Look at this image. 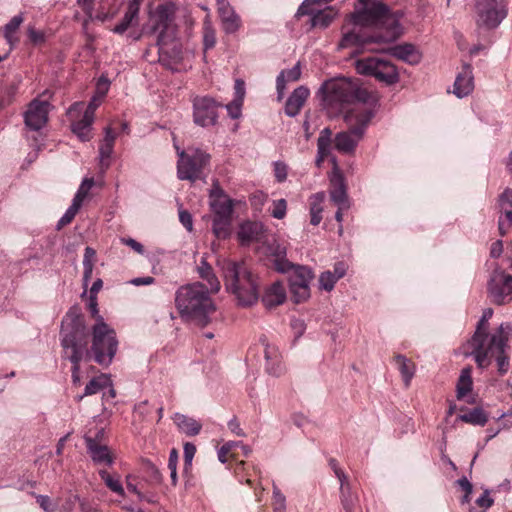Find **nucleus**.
Here are the masks:
<instances>
[{
	"instance_id": "nucleus-1",
	"label": "nucleus",
	"mask_w": 512,
	"mask_h": 512,
	"mask_svg": "<svg viewBox=\"0 0 512 512\" xmlns=\"http://www.w3.org/2000/svg\"><path fill=\"white\" fill-rule=\"evenodd\" d=\"M359 4L343 25L339 48L364 46L369 43H388L402 34L400 20L403 12L391 11L382 2L358 0Z\"/></svg>"
},
{
	"instance_id": "nucleus-2",
	"label": "nucleus",
	"mask_w": 512,
	"mask_h": 512,
	"mask_svg": "<svg viewBox=\"0 0 512 512\" xmlns=\"http://www.w3.org/2000/svg\"><path fill=\"white\" fill-rule=\"evenodd\" d=\"M61 335V345L63 347L64 357L69 359L73 364L72 381L74 384H79V363L85 357L89 358L90 355L87 349L85 322L77 308H71L64 317L62 321Z\"/></svg>"
},
{
	"instance_id": "nucleus-3",
	"label": "nucleus",
	"mask_w": 512,
	"mask_h": 512,
	"mask_svg": "<svg viewBox=\"0 0 512 512\" xmlns=\"http://www.w3.org/2000/svg\"><path fill=\"white\" fill-rule=\"evenodd\" d=\"M209 292L210 290L199 282L181 286L175 294L176 308L181 317L195 321L201 326L207 325L210 315L215 312Z\"/></svg>"
},
{
	"instance_id": "nucleus-4",
	"label": "nucleus",
	"mask_w": 512,
	"mask_h": 512,
	"mask_svg": "<svg viewBox=\"0 0 512 512\" xmlns=\"http://www.w3.org/2000/svg\"><path fill=\"white\" fill-rule=\"evenodd\" d=\"M321 90L323 102L327 109L334 112H341L346 104L367 106L370 93L358 86V84L347 78H336L326 81Z\"/></svg>"
},
{
	"instance_id": "nucleus-5",
	"label": "nucleus",
	"mask_w": 512,
	"mask_h": 512,
	"mask_svg": "<svg viewBox=\"0 0 512 512\" xmlns=\"http://www.w3.org/2000/svg\"><path fill=\"white\" fill-rule=\"evenodd\" d=\"M222 272L226 288L231 291L242 306L255 304L259 297L258 282L244 263L224 260Z\"/></svg>"
},
{
	"instance_id": "nucleus-6",
	"label": "nucleus",
	"mask_w": 512,
	"mask_h": 512,
	"mask_svg": "<svg viewBox=\"0 0 512 512\" xmlns=\"http://www.w3.org/2000/svg\"><path fill=\"white\" fill-rule=\"evenodd\" d=\"M511 335L512 326L509 323H502L493 333L490 343L473 348L471 355L477 366L481 369L487 368L495 359L499 374H506L509 369V357L506 354V349Z\"/></svg>"
},
{
	"instance_id": "nucleus-7",
	"label": "nucleus",
	"mask_w": 512,
	"mask_h": 512,
	"mask_svg": "<svg viewBox=\"0 0 512 512\" xmlns=\"http://www.w3.org/2000/svg\"><path fill=\"white\" fill-rule=\"evenodd\" d=\"M374 115V110L368 106L358 105L350 109L344 116L348 130L337 133L334 138L336 150L343 154L354 153Z\"/></svg>"
},
{
	"instance_id": "nucleus-8",
	"label": "nucleus",
	"mask_w": 512,
	"mask_h": 512,
	"mask_svg": "<svg viewBox=\"0 0 512 512\" xmlns=\"http://www.w3.org/2000/svg\"><path fill=\"white\" fill-rule=\"evenodd\" d=\"M118 347L115 331L110 328L102 316L97 317V323L92 328V347L94 360L100 365H109Z\"/></svg>"
},
{
	"instance_id": "nucleus-9",
	"label": "nucleus",
	"mask_w": 512,
	"mask_h": 512,
	"mask_svg": "<svg viewBox=\"0 0 512 512\" xmlns=\"http://www.w3.org/2000/svg\"><path fill=\"white\" fill-rule=\"evenodd\" d=\"M174 146L179 157L177 162L178 178L192 182L199 179L204 168L210 163V154L196 147H189L185 151L176 144Z\"/></svg>"
},
{
	"instance_id": "nucleus-10",
	"label": "nucleus",
	"mask_w": 512,
	"mask_h": 512,
	"mask_svg": "<svg viewBox=\"0 0 512 512\" xmlns=\"http://www.w3.org/2000/svg\"><path fill=\"white\" fill-rule=\"evenodd\" d=\"M476 22L479 27L495 29L507 17V0H475Z\"/></svg>"
},
{
	"instance_id": "nucleus-11",
	"label": "nucleus",
	"mask_w": 512,
	"mask_h": 512,
	"mask_svg": "<svg viewBox=\"0 0 512 512\" xmlns=\"http://www.w3.org/2000/svg\"><path fill=\"white\" fill-rule=\"evenodd\" d=\"M174 15L175 6L172 3H166L159 5L150 17L153 23V31L158 32L157 45L159 50H162L163 46L173 40L175 36Z\"/></svg>"
},
{
	"instance_id": "nucleus-12",
	"label": "nucleus",
	"mask_w": 512,
	"mask_h": 512,
	"mask_svg": "<svg viewBox=\"0 0 512 512\" xmlns=\"http://www.w3.org/2000/svg\"><path fill=\"white\" fill-rule=\"evenodd\" d=\"M356 70L359 74L373 76L388 85L395 84L399 80L396 67L390 62L376 57L357 60Z\"/></svg>"
},
{
	"instance_id": "nucleus-13",
	"label": "nucleus",
	"mask_w": 512,
	"mask_h": 512,
	"mask_svg": "<svg viewBox=\"0 0 512 512\" xmlns=\"http://www.w3.org/2000/svg\"><path fill=\"white\" fill-rule=\"evenodd\" d=\"M487 291L494 304L509 303L512 300V275L506 273L502 268L496 267L491 273Z\"/></svg>"
},
{
	"instance_id": "nucleus-14",
	"label": "nucleus",
	"mask_w": 512,
	"mask_h": 512,
	"mask_svg": "<svg viewBox=\"0 0 512 512\" xmlns=\"http://www.w3.org/2000/svg\"><path fill=\"white\" fill-rule=\"evenodd\" d=\"M292 274L289 278L290 292L295 303H301L310 297V282L313 279V273L306 266L293 265L290 269Z\"/></svg>"
},
{
	"instance_id": "nucleus-15",
	"label": "nucleus",
	"mask_w": 512,
	"mask_h": 512,
	"mask_svg": "<svg viewBox=\"0 0 512 512\" xmlns=\"http://www.w3.org/2000/svg\"><path fill=\"white\" fill-rule=\"evenodd\" d=\"M219 104L209 96H196L193 99V120L201 127L213 126L218 119Z\"/></svg>"
},
{
	"instance_id": "nucleus-16",
	"label": "nucleus",
	"mask_w": 512,
	"mask_h": 512,
	"mask_svg": "<svg viewBox=\"0 0 512 512\" xmlns=\"http://www.w3.org/2000/svg\"><path fill=\"white\" fill-rule=\"evenodd\" d=\"M84 103L83 102H75L68 109L67 115L71 121V130L72 132L83 142L89 141L91 136V129L94 119L86 115H82L80 117L81 112L83 111Z\"/></svg>"
},
{
	"instance_id": "nucleus-17",
	"label": "nucleus",
	"mask_w": 512,
	"mask_h": 512,
	"mask_svg": "<svg viewBox=\"0 0 512 512\" xmlns=\"http://www.w3.org/2000/svg\"><path fill=\"white\" fill-rule=\"evenodd\" d=\"M50 104L47 100L34 99L24 114L25 124L31 130L38 131L48 120Z\"/></svg>"
},
{
	"instance_id": "nucleus-18",
	"label": "nucleus",
	"mask_w": 512,
	"mask_h": 512,
	"mask_svg": "<svg viewBox=\"0 0 512 512\" xmlns=\"http://www.w3.org/2000/svg\"><path fill=\"white\" fill-rule=\"evenodd\" d=\"M210 206L214 216L232 218V200L224 193L218 182L213 183L210 191Z\"/></svg>"
},
{
	"instance_id": "nucleus-19",
	"label": "nucleus",
	"mask_w": 512,
	"mask_h": 512,
	"mask_svg": "<svg viewBox=\"0 0 512 512\" xmlns=\"http://www.w3.org/2000/svg\"><path fill=\"white\" fill-rule=\"evenodd\" d=\"M84 440L87 452L95 464L112 465L113 456L104 442L97 441V439L93 438L90 434H85Z\"/></svg>"
},
{
	"instance_id": "nucleus-20",
	"label": "nucleus",
	"mask_w": 512,
	"mask_h": 512,
	"mask_svg": "<svg viewBox=\"0 0 512 512\" xmlns=\"http://www.w3.org/2000/svg\"><path fill=\"white\" fill-rule=\"evenodd\" d=\"M329 195L331 202L341 209L350 208V200L347 194V187L344 177L340 173H335L330 180Z\"/></svg>"
},
{
	"instance_id": "nucleus-21",
	"label": "nucleus",
	"mask_w": 512,
	"mask_h": 512,
	"mask_svg": "<svg viewBox=\"0 0 512 512\" xmlns=\"http://www.w3.org/2000/svg\"><path fill=\"white\" fill-rule=\"evenodd\" d=\"M474 89V77L472 67L470 64H464L461 72L458 73L455 82L453 93L458 98L468 96Z\"/></svg>"
},
{
	"instance_id": "nucleus-22",
	"label": "nucleus",
	"mask_w": 512,
	"mask_h": 512,
	"mask_svg": "<svg viewBox=\"0 0 512 512\" xmlns=\"http://www.w3.org/2000/svg\"><path fill=\"white\" fill-rule=\"evenodd\" d=\"M492 315L493 310L491 308H487L483 311L482 317L477 324L476 331L469 342L472 349L490 343L493 334L488 333V320Z\"/></svg>"
},
{
	"instance_id": "nucleus-23",
	"label": "nucleus",
	"mask_w": 512,
	"mask_h": 512,
	"mask_svg": "<svg viewBox=\"0 0 512 512\" xmlns=\"http://www.w3.org/2000/svg\"><path fill=\"white\" fill-rule=\"evenodd\" d=\"M388 53L408 64L415 65L421 61L422 55L419 50L410 43L395 45L388 49Z\"/></svg>"
},
{
	"instance_id": "nucleus-24",
	"label": "nucleus",
	"mask_w": 512,
	"mask_h": 512,
	"mask_svg": "<svg viewBox=\"0 0 512 512\" xmlns=\"http://www.w3.org/2000/svg\"><path fill=\"white\" fill-rule=\"evenodd\" d=\"M104 134V138L99 146V161L102 171H105L110 165V158L113 153L116 139V133L110 126H107L104 129Z\"/></svg>"
},
{
	"instance_id": "nucleus-25",
	"label": "nucleus",
	"mask_w": 512,
	"mask_h": 512,
	"mask_svg": "<svg viewBox=\"0 0 512 512\" xmlns=\"http://www.w3.org/2000/svg\"><path fill=\"white\" fill-rule=\"evenodd\" d=\"M472 368L465 367L461 370L457 385H456V397L458 400H465L469 404L475 403V398L470 396L473 388L472 381Z\"/></svg>"
},
{
	"instance_id": "nucleus-26",
	"label": "nucleus",
	"mask_w": 512,
	"mask_h": 512,
	"mask_svg": "<svg viewBox=\"0 0 512 512\" xmlns=\"http://www.w3.org/2000/svg\"><path fill=\"white\" fill-rule=\"evenodd\" d=\"M309 94V90L306 87H297L286 101V115L289 117H295L296 115H298L305 101L307 100Z\"/></svg>"
},
{
	"instance_id": "nucleus-27",
	"label": "nucleus",
	"mask_w": 512,
	"mask_h": 512,
	"mask_svg": "<svg viewBox=\"0 0 512 512\" xmlns=\"http://www.w3.org/2000/svg\"><path fill=\"white\" fill-rule=\"evenodd\" d=\"M268 252L274 258V266L277 271L286 273L293 267V264L286 258L287 248L284 244L273 241L268 246Z\"/></svg>"
},
{
	"instance_id": "nucleus-28",
	"label": "nucleus",
	"mask_w": 512,
	"mask_h": 512,
	"mask_svg": "<svg viewBox=\"0 0 512 512\" xmlns=\"http://www.w3.org/2000/svg\"><path fill=\"white\" fill-rule=\"evenodd\" d=\"M266 371L274 376L280 377L285 372V366L282 363V356L275 346L266 345L265 347Z\"/></svg>"
},
{
	"instance_id": "nucleus-29",
	"label": "nucleus",
	"mask_w": 512,
	"mask_h": 512,
	"mask_svg": "<svg viewBox=\"0 0 512 512\" xmlns=\"http://www.w3.org/2000/svg\"><path fill=\"white\" fill-rule=\"evenodd\" d=\"M301 77L300 62L296 63L291 69L282 70L276 79L277 98L282 100L287 82L298 81Z\"/></svg>"
},
{
	"instance_id": "nucleus-30",
	"label": "nucleus",
	"mask_w": 512,
	"mask_h": 512,
	"mask_svg": "<svg viewBox=\"0 0 512 512\" xmlns=\"http://www.w3.org/2000/svg\"><path fill=\"white\" fill-rule=\"evenodd\" d=\"M286 300V290L281 282H274L268 287L262 297V302L267 308L281 305Z\"/></svg>"
},
{
	"instance_id": "nucleus-31",
	"label": "nucleus",
	"mask_w": 512,
	"mask_h": 512,
	"mask_svg": "<svg viewBox=\"0 0 512 512\" xmlns=\"http://www.w3.org/2000/svg\"><path fill=\"white\" fill-rule=\"evenodd\" d=\"M173 421L176 424L179 431L186 434L187 436L198 435L202 428V424L200 422H198L194 418L188 417L180 413L174 414Z\"/></svg>"
},
{
	"instance_id": "nucleus-32",
	"label": "nucleus",
	"mask_w": 512,
	"mask_h": 512,
	"mask_svg": "<svg viewBox=\"0 0 512 512\" xmlns=\"http://www.w3.org/2000/svg\"><path fill=\"white\" fill-rule=\"evenodd\" d=\"M217 11L219 17L221 18L223 30L226 33L232 34L239 30L241 26V19L236 14L232 6H229L227 8H220Z\"/></svg>"
},
{
	"instance_id": "nucleus-33",
	"label": "nucleus",
	"mask_w": 512,
	"mask_h": 512,
	"mask_svg": "<svg viewBox=\"0 0 512 512\" xmlns=\"http://www.w3.org/2000/svg\"><path fill=\"white\" fill-rule=\"evenodd\" d=\"M262 226L256 222H245L240 225L237 236L241 244L246 245L259 239Z\"/></svg>"
},
{
	"instance_id": "nucleus-34",
	"label": "nucleus",
	"mask_w": 512,
	"mask_h": 512,
	"mask_svg": "<svg viewBox=\"0 0 512 512\" xmlns=\"http://www.w3.org/2000/svg\"><path fill=\"white\" fill-rule=\"evenodd\" d=\"M331 136H332V131L330 128H324L320 132V135L317 140V157H316V165L318 167L321 166L322 162L330 154Z\"/></svg>"
},
{
	"instance_id": "nucleus-35",
	"label": "nucleus",
	"mask_w": 512,
	"mask_h": 512,
	"mask_svg": "<svg viewBox=\"0 0 512 512\" xmlns=\"http://www.w3.org/2000/svg\"><path fill=\"white\" fill-rule=\"evenodd\" d=\"M325 197L326 196L324 192H318L309 198L310 223L314 226L319 225L322 220L323 203L325 201Z\"/></svg>"
},
{
	"instance_id": "nucleus-36",
	"label": "nucleus",
	"mask_w": 512,
	"mask_h": 512,
	"mask_svg": "<svg viewBox=\"0 0 512 512\" xmlns=\"http://www.w3.org/2000/svg\"><path fill=\"white\" fill-rule=\"evenodd\" d=\"M394 361L401 373L405 386L409 387L415 374V364L406 356L401 354L396 355L394 357Z\"/></svg>"
},
{
	"instance_id": "nucleus-37",
	"label": "nucleus",
	"mask_w": 512,
	"mask_h": 512,
	"mask_svg": "<svg viewBox=\"0 0 512 512\" xmlns=\"http://www.w3.org/2000/svg\"><path fill=\"white\" fill-rule=\"evenodd\" d=\"M457 419L471 425L484 426L488 422V415L482 408L476 407L458 415Z\"/></svg>"
},
{
	"instance_id": "nucleus-38",
	"label": "nucleus",
	"mask_w": 512,
	"mask_h": 512,
	"mask_svg": "<svg viewBox=\"0 0 512 512\" xmlns=\"http://www.w3.org/2000/svg\"><path fill=\"white\" fill-rule=\"evenodd\" d=\"M340 503L345 512H361L360 500L353 489L340 492Z\"/></svg>"
},
{
	"instance_id": "nucleus-39",
	"label": "nucleus",
	"mask_w": 512,
	"mask_h": 512,
	"mask_svg": "<svg viewBox=\"0 0 512 512\" xmlns=\"http://www.w3.org/2000/svg\"><path fill=\"white\" fill-rule=\"evenodd\" d=\"M140 7L137 6L136 3H129L127 7V11L121 20V22L116 25L112 31L116 34H123L129 26L132 24V22L137 19L138 13H139Z\"/></svg>"
},
{
	"instance_id": "nucleus-40",
	"label": "nucleus",
	"mask_w": 512,
	"mask_h": 512,
	"mask_svg": "<svg viewBox=\"0 0 512 512\" xmlns=\"http://www.w3.org/2000/svg\"><path fill=\"white\" fill-rule=\"evenodd\" d=\"M198 272L200 277L208 282V290H210V292L216 293L220 290V282L214 275L212 267L205 260L201 261Z\"/></svg>"
},
{
	"instance_id": "nucleus-41",
	"label": "nucleus",
	"mask_w": 512,
	"mask_h": 512,
	"mask_svg": "<svg viewBox=\"0 0 512 512\" xmlns=\"http://www.w3.org/2000/svg\"><path fill=\"white\" fill-rule=\"evenodd\" d=\"M23 21L24 18L21 14L15 15L4 27L6 45L10 46V49H13V46L17 42V38L14 37V33L18 30Z\"/></svg>"
},
{
	"instance_id": "nucleus-42",
	"label": "nucleus",
	"mask_w": 512,
	"mask_h": 512,
	"mask_svg": "<svg viewBox=\"0 0 512 512\" xmlns=\"http://www.w3.org/2000/svg\"><path fill=\"white\" fill-rule=\"evenodd\" d=\"M230 217H222V216H214L213 217V233L219 239H225L230 234V226H231Z\"/></svg>"
},
{
	"instance_id": "nucleus-43",
	"label": "nucleus",
	"mask_w": 512,
	"mask_h": 512,
	"mask_svg": "<svg viewBox=\"0 0 512 512\" xmlns=\"http://www.w3.org/2000/svg\"><path fill=\"white\" fill-rule=\"evenodd\" d=\"M99 475L101 479L104 481L105 485L114 493L118 494L121 497L125 496L124 488L120 482V478L118 476H113L106 470H100Z\"/></svg>"
},
{
	"instance_id": "nucleus-44",
	"label": "nucleus",
	"mask_w": 512,
	"mask_h": 512,
	"mask_svg": "<svg viewBox=\"0 0 512 512\" xmlns=\"http://www.w3.org/2000/svg\"><path fill=\"white\" fill-rule=\"evenodd\" d=\"M109 384V379L105 375L95 377L87 383L83 395L78 396V400H82L84 396L98 393Z\"/></svg>"
},
{
	"instance_id": "nucleus-45",
	"label": "nucleus",
	"mask_w": 512,
	"mask_h": 512,
	"mask_svg": "<svg viewBox=\"0 0 512 512\" xmlns=\"http://www.w3.org/2000/svg\"><path fill=\"white\" fill-rule=\"evenodd\" d=\"M108 91V83L105 82L104 92L101 93H95V95L92 97L90 102L88 103L86 108H83V114L87 116V118L91 117L94 119L95 117V111L102 103L104 97L106 96V93Z\"/></svg>"
},
{
	"instance_id": "nucleus-46",
	"label": "nucleus",
	"mask_w": 512,
	"mask_h": 512,
	"mask_svg": "<svg viewBox=\"0 0 512 512\" xmlns=\"http://www.w3.org/2000/svg\"><path fill=\"white\" fill-rule=\"evenodd\" d=\"M501 215L498 219V229L501 236H505L509 229L512 227V210L505 208L500 211Z\"/></svg>"
},
{
	"instance_id": "nucleus-47",
	"label": "nucleus",
	"mask_w": 512,
	"mask_h": 512,
	"mask_svg": "<svg viewBox=\"0 0 512 512\" xmlns=\"http://www.w3.org/2000/svg\"><path fill=\"white\" fill-rule=\"evenodd\" d=\"M272 506L273 512H286V497L275 483H273Z\"/></svg>"
},
{
	"instance_id": "nucleus-48",
	"label": "nucleus",
	"mask_w": 512,
	"mask_h": 512,
	"mask_svg": "<svg viewBox=\"0 0 512 512\" xmlns=\"http://www.w3.org/2000/svg\"><path fill=\"white\" fill-rule=\"evenodd\" d=\"M93 185H94L93 178H85L82 181V183H81L77 193L75 194L72 202L78 203L79 206H82V203H83L84 199L88 195V193H89L90 189L93 187Z\"/></svg>"
},
{
	"instance_id": "nucleus-49",
	"label": "nucleus",
	"mask_w": 512,
	"mask_h": 512,
	"mask_svg": "<svg viewBox=\"0 0 512 512\" xmlns=\"http://www.w3.org/2000/svg\"><path fill=\"white\" fill-rule=\"evenodd\" d=\"M81 208V206L78 205V203H74L72 202V204L70 205V207L66 210V212L64 213V215L60 218V220L58 221L57 223V229H61L63 228L64 226L68 225L69 223L72 222V220L74 219V217L76 216L77 212L79 211V209Z\"/></svg>"
},
{
	"instance_id": "nucleus-50",
	"label": "nucleus",
	"mask_w": 512,
	"mask_h": 512,
	"mask_svg": "<svg viewBox=\"0 0 512 512\" xmlns=\"http://www.w3.org/2000/svg\"><path fill=\"white\" fill-rule=\"evenodd\" d=\"M337 281L338 279H336L332 274V271L329 270L321 273L319 277L320 288L325 291H331L334 288Z\"/></svg>"
},
{
	"instance_id": "nucleus-51",
	"label": "nucleus",
	"mask_w": 512,
	"mask_h": 512,
	"mask_svg": "<svg viewBox=\"0 0 512 512\" xmlns=\"http://www.w3.org/2000/svg\"><path fill=\"white\" fill-rule=\"evenodd\" d=\"M497 207L500 211L505 208H512V189L506 188L499 196L497 200Z\"/></svg>"
},
{
	"instance_id": "nucleus-52",
	"label": "nucleus",
	"mask_w": 512,
	"mask_h": 512,
	"mask_svg": "<svg viewBox=\"0 0 512 512\" xmlns=\"http://www.w3.org/2000/svg\"><path fill=\"white\" fill-rule=\"evenodd\" d=\"M287 203L285 199H279L273 202L271 215L276 219H283L286 215Z\"/></svg>"
},
{
	"instance_id": "nucleus-53",
	"label": "nucleus",
	"mask_w": 512,
	"mask_h": 512,
	"mask_svg": "<svg viewBox=\"0 0 512 512\" xmlns=\"http://www.w3.org/2000/svg\"><path fill=\"white\" fill-rule=\"evenodd\" d=\"M185 470L192 465V460L196 453V446L193 443L186 442L183 447Z\"/></svg>"
},
{
	"instance_id": "nucleus-54",
	"label": "nucleus",
	"mask_w": 512,
	"mask_h": 512,
	"mask_svg": "<svg viewBox=\"0 0 512 512\" xmlns=\"http://www.w3.org/2000/svg\"><path fill=\"white\" fill-rule=\"evenodd\" d=\"M28 38L34 45H39L45 42V33L41 30H36L34 27H28Z\"/></svg>"
},
{
	"instance_id": "nucleus-55",
	"label": "nucleus",
	"mask_w": 512,
	"mask_h": 512,
	"mask_svg": "<svg viewBox=\"0 0 512 512\" xmlns=\"http://www.w3.org/2000/svg\"><path fill=\"white\" fill-rule=\"evenodd\" d=\"M288 168L284 162L277 161L274 163V175L278 182H283L287 178Z\"/></svg>"
},
{
	"instance_id": "nucleus-56",
	"label": "nucleus",
	"mask_w": 512,
	"mask_h": 512,
	"mask_svg": "<svg viewBox=\"0 0 512 512\" xmlns=\"http://www.w3.org/2000/svg\"><path fill=\"white\" fill-rule=\"evenodd\" d=\"M242 104V101L233 100L231 103L226 105L228 114L232 119H237L240 117Z\"/></svg>"
},
{
	"instance_id": "nucleus-57",
	"label": "nucleus",
	"mask_w": 512,
	"mask_h": 512,
	"mask_svg": "<svg viewBox=\"0 0 512 512\" xmlns=\"http://www.w3.org/2000/svg\"><path fill=\"white\" fill-rule=\"evenodd\" d=\"M476 504L480 508L488 509L494 504V500L490 497L489 491L485 490L484 493L479 498H477Z\"/></svg>"
},
{
	"instance_id": "nucleus-58",
	"label": "nucleus",
	"mask_w": 512,
	"mask_h": 512,
	"mask_svg": "<svg viewBox=\"0 0 512 512\" xmlns=\"http://www.w3.org/2000/svg\"><path fill=\"white\" fill-rule=\"evenodd\" d=\"M179 220L181 224L188 230L192 231L193 229V221L191 214L186 210L179 211Z\"/></svg>"
},
{
	"instance_id": "nucleus-59",
	"label": "nucleus",
	"mask_w": 512,
	"mask_h": 512,
	"mask_svg": "<svg viewBox=\"0 0 512 512\" xmlns=\"http://www.w3.org/2000/svg\"><path fill=\"white\" fill-rule=\"evenodd\" d=\"M36 502L39 506L46 512H52L54 510V506L51 503V500L46 495H35Z\"/></svg>"
},
{
	"instance_id": "nucleus-60",
	"label": "nucleus",
	"mask_w": 512,
	"mask_h": 512,
	"mask_svg": "<svg viewBox=\"0 0 512 512\" xmlns=\"http://www.w3.org/2000/svg\"><path fill=\"white\" fill-rule=\"evenodd\" d=\"M216 43L215 32L213 29L206 27L204 33V47L211 49Z\"/></svg>"
},
{
	"instance_id": "nucleus-61",
	"label": "nucleus",
	"mask_w": 512,
	"mask_h": 512,
	"mask_svg": "<svg viewBox=\"0 0 512 512\" xmlns=\"http://www.w3.org/2000/svg\"><path fill=\"white\" fill-rule=\"evenodd\" d=\"M234 90H235L234 100H239V101L243 102L244 97H245V82L241 79H236L235 85H234Z\"/></svg>"
},
{
	"instance_id": "nucleus-62",
	"label": "nucleus",
	"mask_w": 512,
	"mask_h": 512,
	"mask_svg": "<svg viewBox=\"0 0 512 512\" xmlns=\"http://www.w3.org/2000/svg\"><path fill=\"white\" fill-rule=\"evenodd\" d=\"M335 476L337 477V479L339 480V483H340V488H339L340 492L352 489V486L348 480V477L344 473L343 470L337 471V474Z\"/></svg>"
},
{
	"instance_id": "nucleus-63",
	"label": "nucleus",
	"mask_w": 512,
	"mask_h": 512,
	"mask_svg": "<svg viewBox=\"0 0 512 512\" xmlns=\"http://www.w3.org/2000/svg\"><path fill=\"white\" fill-rule=\"evenodd\" d=\"M228 428L230 429V431L235 434L236 436L238 437H245L246 434L245 432L243 431V429L240 427V423L239 421L237 420V418H232L229 422H228Z\"/></svg>"
},
{
	"instance_id": "nucleus-64",
	"label": "nucleus",
	"mask_w": 512,
	"mask_h": 512,
	"mask_svg": "<svg viewBox=\"0 0 512 512\" xmlns=\"http://www.w3.org/2000/svg\"><path fill=\"white\" fill-rule=\"evenodd\" d=\"M291 327L294 330L296 337H300L306 329L305 323L301 319H293L291 321Z\"/></svg>"
}]
</instances>
